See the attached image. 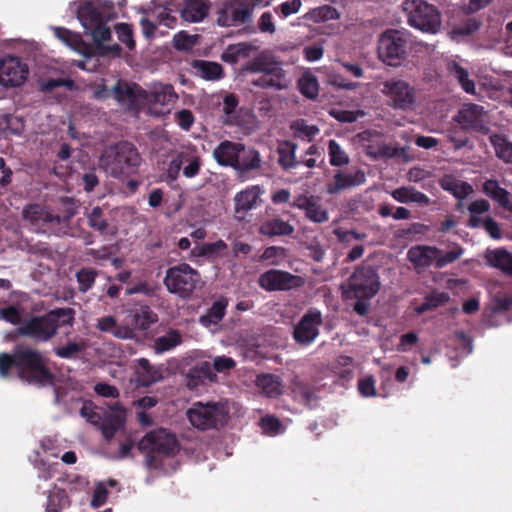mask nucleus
Returning a JSON list of instances; mask_svg holds the SVG:
<instances>
[{
    "label": "nucleus",
    "instance_id": "obj_50",
    "mask_svg": "<svg viewBox=\"0 0 512 512\" xmlns=\"http://www.w3.org/2000/svg\"><path fill=\"white\" fill-rule=\"evenodd\" d=\"M464 253V248L457 243H453L449 246V250L444 252L439 249V253L436 259V267L443 268L451 263L458 260Z\"/></svg>",
    "mask_w": 512,
    "mask_h": 512
},
{
    "label": "nucleus",
    "instance_id": "obj_45",
    "mask_svg": "<svg viewBox=\"0 0 512 512\" xmlns=\"http://www.w3.org/2000/svg\"><path fill=\"white\" fill-rule=\"evenodd\" d=\"M227 306V298L221 297L212 304L206 315L201 316L200 322L202 324H218L224 318Z\"/></svg>",
    "mask_w": 512,
    "mask_h": 512
},
{
    "label": "nucleus",
    "instance_id": "obj_51",
    "mask_svg": "<svg viewBox=\"0 0 512 512\" xmlns=\"http://www.w3.org/2000/svg\"><path fill=\"white\" fill-rule=\"evenodd\" d=\"M114 93L118 101H135L142 93H145L137 84L129 85L127 83H118L114 87Z\"/></svg>",
    "mask_w": 512,
    "mask_h": 512
},
{
    "label": "nucleus",
    "instance_id": "obj_3",
    "mask_svg": "<svg viewBox=\"0 0 512 512\" xmlns=\"http://www.w3.org/2000/svg\"><path fill=\"white\" fill-rule=\"evenodd\" d=\"M75 12L77 19L82 24L85 33L89 34L94 43L105 42L111 39V30L108 22L116 17L115 7L111 1H83L77 4Z\"/></svg>",
    "mask_w": 512,
    "mask_h": 512
},
{
    "label": "nucleus",
    "instance_id": "obj_11",
    "mask_svg": "<svg viewBox=\"0 0 512 512\" xmlns=\"http://www.w3.org/2000/svg\"><path fill=\"white\" fill-rule=\"evenodd\" d=\"M137 448L139 451L157 452L158 455L171 457L179 451V444L175 435L159 428L146 433Z\"/></svg>",
    "mask_w": 512,
    "mask_h": 512
},
{
    "label": "nucleus",
    "instance_id": "obj_2",
    "mask_svg": "<svg viewBox=\"0 0 512 512\" xmlns=\"http://www.w3.org/2000/svg\"><path fill=\"white\" fill-rule=\"evenodd\" d=\"M75 322V310L70 307L55 308L43 315L25 318L17 328L20 336L36 343H46L53 339L59 329L72 327Z\"/></svg>",
    "mask_w": 512,
    "mask_h": 512
},
{
    "label": "nucleus",
    "instance_id": "obj_24",
    "mask_svg": "<svg viewBox=\"0 0 512 512\" xmlns=\"http://www.w3.org/2000/svg\"><path fill=\"white\" fill-rule=\"evenodd\" d=\"M96 328L103 333H109L113 335L117 339H133L132 328L126 326L125 323L119 324L117 319L111 315L99 318L97 320Z\"/></svg>",
    "mask_w": 512,
    "mask_h": 512
},
{
    "label": "nucleus",
    "instance_id": "obj_38",
    "mask_svg": "<svg viewBox=\"0 0 512 512\" xmlns=\"http://www.w3.org/2000/svg\"><path fill=\"white\" fill-rule=\"evenodd\" d=\"M256 385L269 398H277L282 393L280 377L273 374L258 375Z\"/></svg>",
    "mask_w": 512,
    "mask_h": 512
},
{
    "label": "nucleus",
    "instance_id": "obj_22",
    "mask_svg": "<svg viewBox=\"0 0 512 512\" xmlns=\"http://www.w3.org/2000/svg\"><path fill=\"white\" fill-rule=\"evenodd\" d=\"M246 70L252 73L269 74L283 78H285L286 74L280 62L265 54H260L249 61L246 65Z\"/></svg>",
    "mask_w": 512,
    "mask_h": 512
},
{
    "label": "nucleus",
    "instance_id": "obj_37",
    "mask_svg": "<svg viewBox=\"0 0 512 512\" xmlns=\"http://www.w3.org/2000/svg\"><path fill=\"white\" fill-rule=\"evenodd\" d=\"M145 98L152 105L169 106L176 101L177 95L173 86L167 84L155 87Z\"/></svg>",
    "mask_w": 512,
    "mask_h": 512
},
{
    "label": "nucleus",
    "instance_id": "obj_14",
    "mask_svg": "<svg viewBox=\"0 0 512 512\" xmlns=\"http://www.w3.org/2000/svg\"><path fill=\"white\" fill-rule=\"evenodd\" d=\"M322 323L321 312L316 308L308 309L294 327V340L303 346L310 345L318 337Z\"/></svg>",
    "mask_w": 512,
    "mask_h": 512
},
{
    "label": "nucleus",
    "instance_id": "obj_30",
    "mask_svg": "<svg viewBox=\"0 0 512 512\" xmlns=\"http://www.w3.org/2000/svg\"><path fill=\"white\" fill-rule=\"evenodd\" d=\"M294 231V226L280 217L265 220L259 228L260 234L270 238L276 236H291Z\"/></svg>",
    "mask_w": 512,
    "mask_h": 512
},
{
    "label": "nucleus",
    "instance_id": "obj_35",
    "mask_svg": "<svg viewBox=\"0 0 512 512\" xmlns=\"http://www.w3.org/2000/svg\"><path fill=\"white\" fill-rule=\"evenodd\" d=\"M239 98L234 93H229L223 98L222 105V122L228 126H236L240 124V114L238 110Z\"/></svg>",
    "mask_w": 512,
    "mask_h": 512
},
{
    "label": "nucleus",
    "instance_id": "obj_1",
    "mask_svg": "<svg viewBox=\"0 0 512 512\" xmlns=\"http://www.w3.org/2000/svg\"><path fill=\"white\" fill-rule=\"evenodd\" d=\"M48 364L49 359L39 350L27 345H17L11 354L0 353V376L7 378L15 368L18 377L29 384L51 385L55 376Z\"/></svg>",
    "mask_w": 512,
    "mask_h": 512
},
{
    "label": "nucleus",
    "instance_id": "obj_40",
    "mask_svg": "<svg viewBox=\"0 0 512 512\" xmlns=\"http://www.w3.org/2000/svg\"><path fill=\"white\" fill-rule=\"evenodd\" d=\"M88 226L97 231L101 235H107L109 233L110 224L108 218L104 213V210L95 206L91 210L85 212Z\"/></svg>",
    "mask_w": 512,
    "mask_h": 512
},
{
    "label": "nucleus",
    "instance_id": "obj_39",
    "mask_svg": "<svg viewBox=\"0 0 512 512\" xmlns=\"http://www.w3.org/2000/svg\"><path fill=\"white\" fill-rule=\"evenodd\" d=\"M254 47L246 42L230 44L221 55L222 61L229 64H236L240 59L248 58Z\"/></svg>",
    "mask_w": 512,
    "mask_h": 512
},
{
    "label": "nucleus",
    "instance_id": "obj_60",
    "mask_svg": "<svg viewBox=\"0 0 512 512\" xmlns=\"http://www.w3.org/2000/svg\"><path fill=\"white\" fill-rule=\"evenodd\" d=\"M84 347L75 341H69L66 345L61 347H56L54 349V353L61 359H72L75 358L80 352H82Z\"/></svg>",
    "mask_w": 512,
    "mask_h": 512
},
{
    "label": "nucleus",
    "instance_id": "obj_33",
    "mask_svg": "<svg viewBox=\"0 0 512 512\" xmlns=\"http://www.w3.org/2000/svg\"><path fill=\"white\" fill-rule=\"evenodd\" d=\"M440 185L443 190L451 193L459 200L465 199L474 191L471 184L452 175L444 176L440 181Z\"/></svg>",
    "mask_w": 512,
    "mask_h": 512
},
{
    "label": "nucleus",
    "instance_id": "obj_57",
    "mask_svg": "<svg viewBox=\"0 0 512 512\" xmlns=\"http://www.w3.org/2000/svg\"><path fill=\"white\" fill-rule=\"evenodd\" d=\"M115 32L121 43H123L130 51H133L136 47V43L133 36V29L130 24L117 23L115 25Z\"/></svg>",
    "mask_w": 512,
    "mask_h": 512
},
{
    "label": "nucleus",
    "instance_id": "obj_59",
    "mask_svg": "<svg viewBox=\"0 0 512 512\" xmlns=\"http://www.w3.org/2000/svg\"><path fill=\"white\" fill-rule=\"evenodd\" d=\"M328 149L332 166H342L349 163L348 155L335 140L329 141Z\"/></svg>",
    "mask_w": 512,
    "mask_h": 512
},
{
    "label": "nucleus",
    "instance_id": "obj_47",
    "mask_svg": "<svg viewBox=\"0 0 512 512\" xmlns=\"http://www.w3.org/2000/svg\"><path fill=\"white\" fill-rule=\"evenodd\" d=\"M298 89L308 99H316L319 95V83L312 73H304L298 80Z\"/></svg>",
    "mask_w": 512,
    "mask_h": 512
},
{
    "label": "nucleus",
    "instance_id": "obj_23",
    "mask_svg": "<svg viewBox=\"0 0 512 512\" xmlns=\"http://www.w3.org/2000/svg\"><path fill=\"white\" fill-rule=\"evenodd\" d=\"M115 413L108 414L104 417L98 428L101 430L103 437L110 441L113 439L118 430H120L125 423L124 410L119 404L111 407Z\"/></svg>",
    "mask_w": 512,
    "mask_h": 512
},
{
    "label": "nucleus",
    "instance_id": "obj_46",
    "mask_svg": "<svg viewBox=\"0 0 512 512\" xmlns=\"http://www.w3.org/2000/svg\"><path fill=\"white\" fill-rule=\"evenodd\" d=\"M228 8L232 16V21H234L235 24H245L251 21L253 9L246 0L237 1Z\"/></svg>",
    "mask_w": 512,
    "mask_h": 512
},
{
    "label": "nucleus",
    "instance_id": "obj_4",
    "mask_svg": "<svg viewBox=\"0 0 512 512\" xmlns=\"http://www.w3.org/2000/svg\"><path fill=\"white\" fill-rule=\"evenodd\" d=\"M77 212V207L67 201L63 207L50 209L39 204H30L23 210L24 219L42 232H50L55 235H68L70 222Z\"/></svg>",
    "mask_w": 512,
    "mask_h": 512
},
{
    "label": "nucleus",
    "instance_id": "obj_16",
    "mask_svg": "<svg viewBox=\"0 0 512 512\" xmlns=\"http://www.w3.org/2000/svg\"><path fill=\"white\" fill-rule=\"evenodd\" d=\"M28 67L19 57L8 56L0 61V84L18 87L27 79Z\"/></svg>",
    "mask_w": 512,
    "mask_h": 512
},
{
    "label": "nucleus",
    "instance_id": "obj_10",
    "mask_svg": "<svg viewBox=\"0 0 512 512\" xmlns=\"http://www.w3.org/2000/svg\"><path fill=\"white\" fill-rule=\"evenodd\" d=\"M408 33L390 29L381 34L378 41L379 58L390 66L399 65L407 56Z\"/></svg>",
    "mask_w": 512,
    "mask_h": 512
},
{
    "label": "nucleus",
    "instance_id": "obj_43",
    "mask_svg": "<svg viewBox=\"0 0 512 512\" xmlns=\"http://www.w3.org/2000/svg\"><path fill=\"white\" fill-rule=\"evenodd\" d=\"M449 72L454 75L462 89L468 94L476 93V86L473 80L469 78L467 69L462 67L459 63L451 61L448 63Z\"/></svg>",
    "mask_w": 512,
    "mask_h": 512
},
{
    "label": "nucleus",
    "instance_id": "obj_17",
    "mask_svg": "<svg viewBox=\"0 0 512 512\" xmlns=\"http://www.w3.org/2000/svg\"><path fill=\"white\" fill-rule=\"evenodd\" d=\"M158 322V315L147 304H136L127 312L125 325L132 328L133 339L138 331H147Z\"/></svg>",
    "mask_w": 512,
    "mask_h": 512
},
{
    "label": "nucleus",
    "instance_id": "obj_21",
    "mask_svg": "<svg viewBox=\"0 0 512 512\" xmlns=\"http://www.w3.org/2000/svg\"><path fill=\"white\" fill-rule=\"evenodd\" d=\"M438 253L439 249L435 246L415 245L409 248L407 258L416 269H422L436 265Z\"/></svg>",
    "mask_w": 512,
    "mask_h": 512
},
{
    "label": "nucleus",
    "instance_id": "obj_15",
    "mask_svg": "<svg viewBox=\"0 0 512 512\" xmlns=\"http://www.w3.org/2000/svg\"><path fill=\"white\" fill-rule=\"evenodd\" d=\"M382 93L391 100L393 106L409 109L415 102L414 89L404 80L390 79L382 83Z\"/></svg>",
    "mask_w": 512,
    "mask_h": 512
},
{
    "label": "nucleus",
    "instance_id": "obj_7",
    "mask_svg": "<svg viewBox=\"0 0 512 512\" xmlns=\"http://www.w3.org/2000/svg\"><path fill=\"white\" fill-rule=\"evenodd\" d=\"M200 282V273L187 263H179L169 267L163 279L167 291L182 299L190 298Z\"/></svg>",
    "mask_w": 512,
    "mask_h": 512
},
{
    "label": "nucleus",
    "instance_id": "obj_42",
    "mask_svg": "<svg viewBox=\"0 0 512 512\" xmlns=\"http://www.w3.org/2000/svg\"><path fill=\"white\" fill-rule=\"evenodd\" d=\"M179 156L182 162L183 175L186 178H194L200 172L202 166L201 157L193 152L181 151Z\"/></svg>",
    "mask_w": 512,
    "mask_h": 512
},
{
    "label": "nucleus",
    "instance_id": "obj_49",
    "mask_svg": "<svg viewBox=\"0 0 512 512\" xmlns=\"http://www.w3.org/2000/svg\"><path fill=\"white\" fill-rule=\"evenodd\" d=\"M490 141L497 157L506 163H512V143L497 134L491 135Z\"/></svg>",
    "mask_w": 512,
    "mask_h": 512
},
{
    "label": "nucleus",
    "instance_id": "obj_55",
    "mask_svg": "<svg viewBox=\"0 0 512 512\" xmlns=\"http://www.w3.org/2000/svg\"><path fill=\"white\" fill-rule=\"evenodd\" d=\"M252 85L263 89L274 88L276 90H283L287 88L285 78L276 77L269 74H262L257 79L252 80Z\"/></svg>",
    "mask_w": 512,
    "mask_h": 512
},
{
    "label": "nucleus",
    "instance_id": "obj_31",
    "mask_svg": "<svg viewBox=\"0 0 512 512\" xmlns=\"http://www.w3.org/2000/svg\"><path fill=\"white\" fill-rule=\"evenodd\" d=\"M484 258L491 267L497 268L505 274L512 275V254L507 250L502 248L487 250Z\"/></svg>",
    "mask_w": 512,
    "mask_h": 512
},
{
    "label": "nucleus",
    "instance_id": "obj_5",
    "mask_svg": "<svg viewBox=\"0 0 512 512\" xmlns=\"http://www.w3.org/2000/svg\"><path fill=\"white\" fill-rule=\"evenodd\" d=\"M101 161L112 177L124 179L137 173L142 158L134 144L120 141L105 152Z\"/></svg>",
    "mask_w": 512,
    "mask_h": 512
},
{
    "label": "nucleus",
    "instance_id": "obj_36",
    "mask_svg": "<svg viewBox=\"0 0 512 512\" xmlns=\"http://www.w3.org/2000/svg\"><path fill=\"white\" fill-rule=\"evenodd\" d=\"M483 192L496 201L499 206L512 212V202L509 199V193L496 180L489 179L483 184Z\"/></svg>",
    "mask_w": 512,
    "mask_h": 512
},
{
    "label": "nucleus",
    "instance_id": "obj_58",
    "mask_svg": "<svg viewBox=\"0 0 512 512\" xmlns=\"http://www.w3.org/2000/svg\"><path fill=\"white\" fill-rule=\"evenodd\" d=\"M352 186V174H347L342 171H338L334 176V181L329 183L327 191L330 194L339 193Z\"/></svg>",
    "mask_w": 512,
    "mask_h": 512
},
{
    "label": "nucleus",
    "instance_id": "obj_63",
    "mask_svg": "<svg viewBox=\"0 0 512 512\" xmlns=\"http://www.w3.org/2000/svg\"><path fill=\"white\" fill-rule=\"evenodd\" d=\"M125 294L130 296L134 294H143L147 297H152L156 294V287L148 281H139L132 286L128 287Z\"/></svg>",
    "mask_w": 512,
    "mask_h": 512
},
{
    "label": "nucleus",
    "instance_id": "obj_19",
    "mask_svg": "<svg viewBox=\"0 0 512 512\" xmlns=\"http://www.w3.org/2000/svg\"><path fill=\"white\" fill-rule=\"evenodd\" d=\"M485 112L482 106L476 104L464 105L454 120L464 129L482 130L484 128Z\"/></svg>",
    "mask_w": 512,
    "mask_h": 512
},
{
    "label": "nucleus",
    "instance_id": "obj_64",
    "mask_svg": "<svg viewBox=\"0 0 512 512\" xmlns=\"http://www.w3.org/2000/svg\"><path fill=\"white\" fill-rule=\"evenodd\" d=\"M66 87L69 90L74 89L75 83L73 80L66 78V79H48L45 82L41 83L40 90L43 93H50L54 91L58 87Z\"/></svg>",
    "mask_w": 512,
    "mask_h": 512
},
{
    "label": "nucleus",
    "instance_id": "obj_8",
    "mask_svg": "<svg viewBox=\"0 0 512 512\" xmlns=\"http://www.w3.org/2000/svg\"><path fill=\"white\" fill-rule=\"evenodd\" d=\"M402 9L410 26L435 34L441 27L438 10L424 0H404Z\"/></svg>",
    "mask_w": 512,
    "mask_h": 512
},
{
    "label": "nucleus",
    "instance_id": "obj_32",
    "mask_svg": "<svg viewBox=\"0 0 512 512\" xmlns=\"http://www.w3.org/2000/svg\"><path fill=\"white\" fill-rule=\"evenodd\" d=\"M192 68L197 76L207 81H217L224 77L223 67L217 62L194 60Z\"/></svg>",
    "mask_w": 512,
    "mask_h": 512
},
{
    "label": "nucleus",
    "instance_id": "obj_6",
    "mask_svg": "<svg viewBox=\"0 0 512 512\" xmlns=\"http://www.w3.org/2000/svg\"><path fill=\"white\" fill-rule=\"evenodd\" d=\"M191 425L199 430H219L229 421V409L222 402H195L187 411Z\"/></svg>",
    "mask_w": 512,
    "mask_h": 512
},
{
    "label": "nucleus",
    "instance_id": "obj_56",
    "mask_svg": "<svg viewBox=\"0 0 512 512\" xmlns=\"http://www.w3.org/2000/svg\"><path fill=\"white\" fill-rule=\"evenodd\" d=\"M70 506V499L64 490H59L49 495L46 505V512H60Z\"/></svg>",
    "mask_w": 512,
    "mask_h": 512
},
{
    "label": "nucleus",
    "instance_id": "obj_62",
    "mask_svg": "<svg viewBox=\"0 0 512 512\" xmlns=\"http://www.w3.org/2000/svg\"><path fill=\"white\" fill-rule=\"evenodd\" d=\"M259 425L263 432L268 435L278 434L282 427L280 419L271 415L262 417L260 419Z\"/></svg>",
    "mask_w": 512,
    "mask_h": 512
},
{
    "label": "nucleus",
    "instance_id": "obj_41",
    "mask_svg": "<svg viewBox=\"0 0 512 512\" xmlns=\"http://www.w3.org/2000/svg\"><path fill=\"white\" fill-rule=\"evenodd\" d=\"M391 196L400 203H418L428 205L430 199L422 192L413 187H400L391 192Z\"/></svg>",
    "mask_w": 512,
    "mask_h": 512
},
{
    "label": "nucleus",
    "instance_id": "obj_48",
    "mask_svg": "<svg viewBox=\"0 0 512 512\" xmlns=\"http://www.w3.org/2000/svg\"><path fill=\"white\" fill-rule=\"evenodd\" d=\"M290 129L295 138L312 141L319 134V128L314 125H307L305 120L298 119L291 123Z\"/></svg>",
    "mask_w": 512,
    "mask_h": 512
},
{
    "label": "nucleus",
    "instance_id": "obj_61",
    "mask_svg": "<svg viewBox=\"0 0 512 512\" xmlns=\"http://www.w3.org/2000/svg\"><path fill=\"white\" fill-rule=\"evenodd\" d=\"M0 318L13 325H22V310L14 305L0 308Z\"/></svg>",
    "mask_w": 512,
    "mask_h": 512
},
{
    "label": "nucleus",
    "instance_id": "obj_26",
    "mask_svg": "<svg viewBox=\"0 0 512 512\" xmlns=\"http://www.w3.org/2000/svg\"><path fill=\"white\" fill-rule=\"evenodd\" d=\"M137 382L139 385L149 387L163 378L161 367L153 366L146 358L137 360Z\"/></svg>",
    "mask_w": 512,
    "mask_h": 512
},
{
    "label": "nucleus",
    "instance_id": "obj_13",
    "mask_svg": "<svg viewBox=\"0 0 512 512\" xmlns=\"http://www.w3.org/2000/svg\"><path fill=\"white\" fill-rule=\"evenodd\" d=\"M305 279L288 271L269 269L258 278V285L267 292L289 291L304 286Z\"/></svg>",
    "mask_w": 512,
    "mask_h": 512
},
{
    "label": "nucleus",
    "instance_id": "obj_53",
    "mask_svg": "<svg viewBox=\"0 0 512 512\" xmlns=\"http://www.w3.org/2000/svg\"><path fill=\"white\" fill-rule=\"evenodd\" d=\"M306 17L314 22H324L332 19H338L339 14L337 10L330 5H323L311 9Z\"/></svg>",
    "mask_w": 512,
    "mask_h": 512
},
{
    "label": "nucleus",
    "instance_id": "obj_9",
    "mask_svg": "<svg viewBox=\"0 0 512 512\" xmlns=\"http://www.w3.org/2000/svg\"><path fill=\"white\" fill-rule=\"evenodd\" d=\"M380 289L379 276L371 267L363 268L354 272V311L364 316L368 313L370 303Z\"/></svg>",
    "mask_w": 512,
    "mask_h": 512
},
{
    "label": "nucleus",
    "instance_id": "obj_44",
    "mask_svg": "<svg viewBox=\"0 0 512 512\" xmlns=\"http://www.w3.org/2000/svg\"><path fill=\"white\" fill-rule=\"evenodd\" d=\"M182 342L181 333L178 330L170 329L165 335L154 340L153 348L156 353L160 354L169 351Z\"/></svg>",
    "mask_w": 512,
    "mask_h": 512
},
{
    "label": "nucleus",
    "instance_id": "obj_28",
    "mask_svg": "<svg viewBox=\"0 0 512 512\" xmlns=\"http://www.w3.org/2000/svg\"><path fill=\"white\" fill-rule=\"evenodd\" d=\"M319 391L318 387L301 381L295 382L292 388L294 399L310 408L317 406L320 398Z\"/></svg>",
    "mask_w": 512,
    "mask_h": 512
},
{
    "label": "nucleus",
    "instance_id": "obj_20",
    "mask_svg": "<svg viewBox=\"0 0 512 512\" xmlns=\"http://www.w3.org/2000/svg\"><path fill=\"white\" fill-rule=\"evenodd\" d=\"M241 150L242 143L224 140L213 150V157L220 166L233 168L238 163Z\"/></svg>",
    "mask_w": 512,
    "mask_h": 512
},
{
    "label": "nucleus",
    "instance_id": "obj_25",
    "mask_svg": "<svg viewBox=\"0 0 512 512\" xmlns=\"http://www.w3.org/2000/svg\"><path fill=\"white\" fill-rule=\"evenodd\" d=\"M259 197V186H249L246 189L238 192L234 196L235 213L240 214L243 217L248 211L252 210L257 205Z\"/></svg>",
    "mask_w": 512,
    "mask_h": 512
},
{
    "label": "nucleus",
    "instance_id": "obj_18",
    "mask_svg": "<svg viewBox=\"0 0 512 512\" xmlns=\"http://www.w3.org/2000/svg\"><path fill=\"white\" fill-rule=\"evenodd\" d=\"M290 206L303 210L306 218L314 223H324L329 219L327 210L315 196L299 195Z\"/></svg>",
    "mask_w": 512,
    "mask_h": 512
},
{
    "label": "nucleus",
    "instance_id": "obj_27",
    "mask_svg": "<svg viewBox=\"0 0 512 512\" xmlns=\"http://www.w3.org/2000/svg\"><path fill=\"white\" fill-rule=\"evenodd\" d=\"M297 148L298 145L289 140L278 142L276 149L278 155L277 163L283 170L288 171L295 169L300 165L301 162L296 158Z\"/></svg>",
    "mask_w": 512,
    "mask_h": 512
},
{
    "label": "nucleus",
    "instance_id": "obj_34",
    "mask_svg": "<svg viewBox=\"0 0 512 512\" xmlns=\"http://www.w3.org/2000/svg\"><path fill=\"white\" fill-rule=\"evenodd\" d=\"M208 11L209 4L207 1L187 0L181 9V17L185 21L200 22L208 15Z\"/></svg>",
    "mask_w": 512,
    "mask_h": 512
},
{
    "label": "nucleus",
    "instance_id": "obj_12",
    "mask_svg": "<svg viewBox=\"0 0 512 512\" xmlns=\"http://www.w3.org/2000/svg\"><path fill=\"white\" fill-rule=\"evenodd\" d=\"M359 141L370 157L373 159L401 157L409 160L407 155L408 146L398 148L381 142V135L376 131H364L357 135Z\"/></svg>",
    "mask_w": 512,
    "mask_h": 512
},
{
    "label": "nucleus",
    "instance_id": "obj_54",
    "mask_svg": "<svg viewBox=\"0 0 512 512\" xmlns=\"http://www.w3.org/2000/svg\"><path fill=\"white\" fill-rule=\"evenodd\" d=\"M351 362L352 359L349 356H340L338 359V365L345 367L344 369H339L336 371L337 378L334 381V384L337 386H341L344 388L349 387V383L351 380Z\"/></svg>",
    "mask_w": 512,
    "mask_h": 512
},
{
    "label": "nucleus",
    "instance_id": "obj_29",
    "mask_svg": "<svg viewBox=\"0 0 512 512\" xmlns=\"http://www.w3.org/2000/svg\"><path fill=\"white\" fill-rule=\"evenodd\" d=\"M238 163L233 167L240 174H246L250 171L261 168L262 159L258 150L254 148H247L243 144V150L239 153Z\"/></svg>",
    "mask_w": 512,
    "mask_h": 512
},
{
    "label": "nucleus",
    "instance_id": "obj_52",
    "mask_svg": "<svg viewBox=\"0 0 512 512\" xmlns=\"http://www.w3.org/2000/svg\"><path fill=\"white\" fill-rule=\"evenodd\" d=\"M97 275L98 272L94 268L84 267L78 270L76 272V280L79 291L82 293L89 291L94 286Z\"/></svg>",
    "mask_w": 512,
    "mask_h": 512
}]
</instances>
